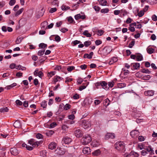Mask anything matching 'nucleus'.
Listing matches in <instances>:
<instances>
[{
    "mask_svg": "<svg viewBox=\"0 0 157 157\" xmlns=\"http://www.w3.org/2000/svg\"><path fill=\"white\" fill-rule=\"evenodd\" d=\"M43 135L40 133H38L36 135V137L38 139H42L43 138Z\"/></svg>",
    "mask_w": 157,
    "mask_h": 157,
    "instance_id": "nucleus-54",
    "label": "nucleus"
},
{
    "mask_svg": "<svg viewBox=\"0 0 157 157\" xmlns=\"http://www.w3.org/2000/svg\"><path fill=\"white\" fill-rule=\"evenodd\" d=\"M13 125L15 128H18L21 127V124L19 121H17L14 122Z\"/></svg>",
    "mask_w": 157,
    "mask_h": 157,
    "instance_id": "nucleus-22",
    "label": "nucleus"
},
{
    "mask_svg": "<svg viewBox=\"0 0 157 157\" xmlns=\"http://www.w3.org/2000/svg\"><path fill=\"white\" fill-rule=\"evenodd\" d=\"M16 2V0H10L9 2V4L11 6H13L15 4Z\"/></svg>",
    "mask_w": 157,
    "mask_h": 157,
    "instance_id": "nucleus-49",
    "label": "nucleus"
},
{
    "mask_svg": "<svg viewBox=\"0 0 157 157\" xmlns=\"http://www.w3.org/2000/svg\"><path fill=\"white\" fill-rule=\"evenodd\" d=\"M73 98L74 99H77L79 98V95L76 94L73 96Z\"/></svg>",
    "mask_w": 157,
    "mask_h": 157,
    "instance_id": "nucleus-60",
    "label": "nucleus"
},
{
    "mask_svg": "<svg viewBox=\"0 0 157 157\" xmlns=\"http://www.w3.org/2000/svg\"><path fill=\"white\" fill-rule=\"evenodd\" d=\"M79 124L85 129L90 127L91 125L90 121L85 120H80L79 122Z\"/></svg>",
    "mask_w": 157,
    "mask_h": 157,
    "instance_id": "nucleus-1",
    "label": "nucleus"
},
{
    "mask_svg": "<svg viewBox=\"0 0 157 157\" xmlns=\"http://www.w3.org/2000/svg\"><path fill=\"white\" fill-rule=\"evenodd\" d=\"M10 152L11 154L14 155H17L19 154L18 151L15 148H11L10 149Z\"/></svg>",
    "mask_w": 157,
    "mask_h": 157,
    "instance_id": "nucleus-12",
    "label": "nucleus"
},
{
    "mask_svg": "<svg viewBox=\"0 0 157 157\" xmlns=\"http://www.w3.org/2000/svg\"><path fill=\"white\" fill-rule=\"evenodd\" d=\"M92 140L90 136L86 135L84 136L81 140L82 143L83 145H86L90 143Z\"/></svg>",
    "mask_w": 157,
    "mask_h": 157,
    "instance_id": "nucleus-2",
    "label": "nucleus"
},
{
    "mask_svg": "<svg viewBox=\"0 0 157 157\" xmlns=\"http://www.w3.org/2000/svg\"><path fill=\"white\" fill-rule=\"evenodd\" d=\"M130 155H133L135 157H138L139 156V154L138 153L133 151H132L130 152Z\"/></svg>",
    "mask_w": 157,
    "mask_h": 157,
    "instance_id": "nucleus-29",
    "label": "nucleus"
},
{
    "mask_svg": "<svg viewBox=\"0 0 157 157\" xmlns=\"http://www.w3.org/2000/svg\"><path fill=\"white\" fill-rule=\"evenodd\" d=\"M59 2L58 0H53L51 3L52 5H54L55 6H58Z\"/></svg>",
    "mask_w": 157,
    "mask_h": 157,
    "instance_id": "nucleus-31",
    "label": "nucleus"
},
{
    "mask_svg": "<svg viewBox=\"0 0 157 157\" xmlns=\"http://www.w3.org/2000/svg\"><path fill=\"white\" fill-rule=\"evenodd\" d=\"M91 44V42L90 41H87L84 42V44L85 47H87Z\"/></svg>",
    "mask_w": 157,
    "mask_h": 157,
    "instance_id": "nucleus-44",
    "label": "nucleus"
},
{
    "mask_svg": "<svg viewBox=\"0 0 157 157\" xmlns=\"http://www.w3.org/2000/svg\"><path fill=\"white\" fill-rule=\"evenodd\" d=\"M16 103L17 105H22V102L19 100H17L16 101Z\"/></svg>",
    "mask_w": 157,
    "mask_h": 157,
    "instance_id": "nucleus-56",
    "label": "nucleus"
},
{
    "mask_svg": "<svg viewBox=\"0 0 157 157\" xmlns=\"http://www.w3.org/2000/svg\"><path fill=\"white\" fill-rule=\"evenodd\" d=\"M60 78H61V77L59 76H55L54 78V79H53V82H54L53 83H54V84H56V83L57 81H58V80Z\"/></svg>",
    "mask_w": 157,
    "mask_h": 157,
    "instance_id": "nucleus-28",
    "label": "nucleus"
},
{
    "mask_svg": "<svg viewBox=\"0 0 157 157\" xmlns=\"http://www.w3.org/2000/svg\"><path fill=\"white\" fill-rule=\"evenodd\" d=\"M23 39L21 37H18L15 41L16 43L17 44H20L21 41Z\"/></svg>",
    "mask_w": 157,
    "mask_h": 157,
    "instance_id": "nucleus-42",
    "label": "nucleus"
},
{
    "mask_svg": "<svg viewBox=\"0 0 157 157\" xmlns=\"http://www.w3.org/2000/svg\"><path fill=\"white\" fill-rule=\"evenodd\" d=\"M56 153L59 155L63 154L64 153V151L62 150L60 148H57L56 150Z\"/></svg>",
    "mask_w": 157,
    "mask_h": 157,
    "instance_id": "nucleus-23",
    "label": "nucleus"
},
{
    "mask_svg": "<svg viewBox=\"0 0 157 157\" xmlns=\"http://www.w3.org/2000/svg\"><path fill=\"white\" fill-rule=\"evenodd\" d=\"M145 150L147 151L150 153L151 155L154 154V150L151 148V146H148V147H147L145 149Z\"/></svg>",
    "mask_w": 157,
    "mask_h": 157,
    "instance_id": "nucleus-20",
    "label": "nucleus"
},
{
    "mask_svg": "<svg viewBox=\"0 0 157 157\" xmlns=\"http://www.w3.org/2000/svg\"><path fill=\"white\" fill-rule=\"evenodd\" d=\"M41 106L43 108H45L46 107L47 103L45 101H43L40 104Z\"/></svg>",
    "mask_w": 157,
    "mask_h": 157,
    "instance_id": "nucleus-34",
    "label": "nucleus"
},
{
    "mask_svg": "<svg viewBox=\"0 0 157 157\" xmlns=\"http://www.w3.org/2000/svg\"><path fill=\"white\" fill-rule=\"evenodd\" d=\"M55 40L56 42H59L61 40V38L58 35H56L55 37Z\"/></svg>",
    "mask_w": 157,
    "mask_h": 157,
    "instance_id": "nucleus-45",
    "label": "nucleus"
},
{
    "mask_svg": "<svg viewBox=\"0 0 157 157\" xmlns=\"http://www.w3.org/2000/svg\"><path fill=\"white\" fill-rule=\"evenodd\" d=\"M91 98H86L84 100V102L86 105H90L93 102Z\"/></svg>",
    "mask_w": 157,
    "mask_h": 157,
    "instance_id": "nucleus-9",
    "label": "nucleus"
},
{
    "mask_svg": "<svg viewBox=\"0 0 157 157\" xmlns=\"http://www.w3.org/2000/svg\"><path fill=\"white\" fill-rule=\"evenodd\" d=\"M57 125L56 123L55 122L52 123L50 125L49 128H52L55 127Z\"/></svg>",
    "mask_w": 157,
    "mask_h": 157,
    "instance_id": "nucleus-52",
    "label": "nucleus"
},
{
    "mask_svg": "<svg viewBox=\"0 0 157 157\" xmlns=\"http://www.w3.org/2000/svg\"><path fill=\"white\" fill-rule=\"evenodd\" d=\"M86 17L85 15H81L80 14H78L75 16V19L76 20L81 19H84Z\"/></svg>",
    "mask_w": 157,
    "mask_h": 157,
    "instance_id": "nucleus-15",
    "label": "nucleus"
},
{
    "mask_svg": "<svg viewBox=\"0 0 157 157\" xmlns=\"http://www.w3.org/2000/svg\"><path fill=\"white\" fill-rule=\"evenodd\" d=\"M100 151L99 149L97 150L92 153V154L94 155L97 156L100 154Z\"/></svg>",
    "mask_w": 157,
    "mask_h": 157,
    "instance_id": "nucleus-35",
    "label": "nucleus"
},
{
    "mask_svg": "<svg viewBox=\"0 0 157 157\" xmlns=\"http://www.w3.org/2000/svg\"><path fill=\"white\" fill-rule=\"evenodd\" d=\"M55 74V72L54 71H52L49 73H48V77H52V76L54 75Z\"/></svg>",
    "mask_w": 157,
    "mask_h": 157,
    "instance_id": "nucleus-61",
    "label": "nucleus"
},
{
    "mask_svg": "<svg viewBox=\"0 0 157 157\" xmlns=\"http://www.w3.org/2000/svg\"><path fill=\"white\" fill-rule=\"evenodd\" d=\"M144 94L146 96H151L154 95V91L152 90L145 91Z\"/></svg>",
    "mask_w": 157,
    "mask_h": 157,
    "instance_id": "nucleus-13",
    "label": "nucleus"
},
{
    "mask_svg": "<svg viewBox=\"0 0 157 157\" xmlns=\"http://www.w3.org/2000/svg\"><path fill=\"white\" fill-rule=\"evenodd\" d=\"M100 145V143L97 140H93L92 141L91 145L93 147H97Z\"/></svg>",
    "mask_w": 157,
    "mask_h": 157,
    "instance_id": "nucleus-21",
    "label": "nucleus"
},
{
    "mask_svg": "<svg viewBox=\"0 0 157 157\" xmlns=\"http://www.w3.org/2000/svg\"><path fill=\"white\" fill-rule=\"evenodd\" d=\"M151 78V77L150 75H145L143 76V79L147 80H148Z\"/></svg>",
    "mask_w": 157,
    "mask_h": 157,
    "instance_id": "nucleus-59",
    "label": "nucleus"
},
{
    "mask_svg": "<svg viewBox=\"0 0 157 157\" xmlns=\"http://www.w3.org/2000/svg\"><path fill=\"white\" fill-rule=\"evenodd\" d=\"M124 144L123 142H117L115 144L116 148L118 151H122L125 147Z\"/></svg>",
    "mask_w": 157,
    "mask_h": 157,
    "instance_id": "nucleus-3",
    "label": "nucleus"
},
{
    "mask_svg": "<svg viewBox=\"0 0 157 157\" xmlns=\"http://www.w3.org/2000/svg\"><path fill=\"white\" fill-rule=\"evenodd\" d=\"M68 21L71 23H72L74 21L73 19L71 16H70L68 18Z\"/></svg>",
    "mask_w": 157,
    "mask_h": 157,
    "instance_id": "nucleus-50",
    "label": "nucleus"
},
{
    "mask_svg": "<svg viewBox=\"0 0 157 157\" xmlns=\"http://www.w3.org/2000/svg\"><path fill=\"white\" fill-rule=\"evenodd\" d=\"M114 83V82L113 81H112V82H109V84L108 86V87H109H109H110L111 88L113 86Z\"/></svg>",
    "mask_w": 157,
    "mask_h": 157,
    "instance_id": "nucleus-55",
    "label": "nucleus"
},
{
    "mask_svg": "<svg viewBox=\"0 0 157 157\" xmlns=\"http://www.w3.org/2000/svg\"><path fill=\"white\" fill-rule=\"evenodd\" d=\"M95 44L97 45H99L102 43V41L99 40H97L95 41Z\"/></svg>",
    "mask_w": 157,
    "mask_h": 157,
    "instance_id": "nucleus-53",
    "label": "nucleus"
},
{
    "mask_svg": "<svg viewBox=\"0 0 157 157\" xmlns=\"http://www.w3.org/2000/svg\"><path fill=\"white\" fill-rule=\"evenodd\" d=\"M16 65L15 63H12L10 65V68L11 69H13L16 67Z\"/></svg>",
    "mask_w": 157,
    "mask_h": 157,
    "instance_id": "nucleus-63",
    "label": "nucleus"
},
{
    "mask_svg": "<svg viewBox=\"0 0 157 157\" xmlns=\"http://www.w3.org/2000/svg\"><path fill=\"white\" fill-rule=\"evenodd\" d=\"M115 137V135L114 133H108L105 136V138L106 139L109 138L113 139Z\"/></svg>",
    "mask_w": 157,
    "mask_h": 157,
    "instance_id": "nucleus-14",
    "label": "nucleus"
},
{
    "mask_svg": "<svg viewBox=\"0 0 157 157\" xmlns=\"http://www.w3.org/2000/svg\"><path fill=\"white\" fill-rule=\"evenodd\" d=\"M54 132L53 131L51 130L47 132L46 134L47 136H49L52 135L53 134Z\"/></svg>",
    "mask_w": 157,
    "mask_h": 157,
    "instance_id": "nucleus-41",
    "label": "nucleus"
},
{
    "mask_svg": "<svg viewBox=\"0 0 157 157\" xmlns=\"http://www.w3.org/2000/svg\"><path fill=\"white\" fill-rule=\"evenodd\" d=\"M9 110L8 108L7 107H3L0 109L1 112H7Z\"/></svg>",
    "mask_w": 157,
    "mask_h": 157,
    "instance_id": "nucleus-33",
    "label": "nucleus"
},
{
    "mask_svg": "<svg viewBox=\"0 0 157 157\" xmlns=\"http://www.w3.org/2000/svg\"><path fill=\"white\" fill-rule=\"evenodd\" d=\"M111 48L109 46L105 47L102 50V53L104 56L107 55L111 51Z\"/></svg>",
    "mask_w": 157,
    "mask_h": 157,
    "instance_id": "nucleus-5",
    "label": "nucleus"
},
{
    "mask_svg": "<svg viewBox=\"0 0 157 157\" xmlns=\"http://www.w3.org/2000/svg\"><path fill=\"white\" fill-rule=\"evenodd\" d=\"M87 66L86 64L82 65L80 67L82 70H85L87 68Z\"/></svg>",
    "mask_w": 157,
    "mask_h": 157,
    "instance_id": "nucleus-62",
    "label": "nucleus"
},
{
    "mask_svg": "<svg viewBox=\"0 0 157 157\" xmlns=\"http://www.w3.org/2000/svg\"><path fill=\"white\" fill-rule=\"evenodd\" d=\"M28 141V143L34 147H37L42 143L41 141H36L34 139H31Z\"/></svg>",
    "mask_w": 157,
    "mask_h": 157,
    "instance_id": "nucleus-4",
    "label": "nucleus"
},
{
    "mask_svg": "<svg viewBox=\"0 0 157 157\" xmlns=\"http://www.w3.org/2000/svg\"><path fill=\"white\" fill-rule=\"evenodd\" d=\"M100 11L102 13H107L109 11V9L107 8L103 9L101 10Z\"/></svg>",
    "mask_w": 157,
    "mask_h": 157,
    "instance_id": "nucleus-39",
    "label": "nucleus"
},
{
    "mask_svg": "<svg viewBox=\"0 0 157 157\" xmlns=\"http://www.w3.org/2000/svg\"><path fill=\"white\" fill-rule=\"evenodd\" d=\"M82 34L87 37H90L91 36V34L88 33V31L87 30H85L83 32Z\"/></svg>",
    "mask_w": 157,
    "mask_h": 157,
    "instance_id": "nucleus-27",
    "label": "nucleus"
},
{
    "mask_svg": "<svg viewBox=\"0 0 157 157\" xmlns=\"http://www.w3.org/2000/svg\"><path fill=\"white\" fill-rule=\"evenodd\" d=\"M22 146L23 147H25L26 149L29 151H31L33 149L34 147L29 145H27L25 143H23L22 144Z\"/></svg>",
    "mask_w": 157,
    "mask_h": 157,
    "instance_id": "nucleus-17",
    "label": "nucleus"
},
{
    "mask_svg": "<svg viewBox=\"0 0 157 157\" xmlns=\"http://www.w3.org/2000/svg\"><path fill=\"white\" fill-rule=\"evenodd\" d=\"M99 3L102 6H105L107 5V2L105 0H101Z\"/></svg>",
    "mask_w": 157,
    "mask_h": 157,
    "instance_id": "nucleus-32",
    "label": "nucleus"
},
{
    "mask_svg": "<svg viewBox=\"0 0 157 157\" xmlns=\"http://www.w3.org/2000/svg\"><path fill=\"white\" fill-rule=\"evenodd\" d=\"M143 57L141 55L139 54L136 56V60L137 61H141L142 60Z\"/></svg>",
    "mask_w": 157,
    "mask_h": 157,
    "instance_id": "nucleus-37",
    "label": "nucleus"
},
{
    "mask_svg": "<svg viewBox=\"0 0 157 157\" xmlns=\"http://www.w3.org/2000/svg\"><path fill=\"white\" fill-rule=\"evenodd\" d=\"M71 105L69 104H66L64 107V109L65 110H67L68 109L70 108Z\"/></svg>",
    "mask_w": 157,
    "mask_h": 157,
    "instance_id": "nucleus-47",
    "label": "nucleus"
},
{
    "mask_svg": "<svg viewBox=\"0 0 157 157\" xmlns=\"http://www.w3.org/2000/svg\"><path fill=\"white\" fill-rule=\"evenodd\" d=\"M101 86L102 87V88L105 90H108L109 89V87H108L107 86V83L105 81H101Z\"/></svg>",
    "mask_w": 157,
    "mask_h": 157,
    "instance_id": "nucleus-11",
    "label": "nucleus"
},
{
    "mask_svg": "<svg viewBox=\"0 0 157 157\" xmlns=\"http://www.w3.org/2000/svg\"><path fill=\"white\" fill-rule=\"evenodd\" d=\"M61 9L63 10H66L70 9V7L69 6L66 5H63L61 7Z\"/></svg>",
    "mask_w": 157,
    "mask_h": 157,
    "instance_id": "nucleus-36",
    "label": "nucleus"
},
{
    "mask_svg": "<svg viewBox=\"0 0 157 157\" xmlns=\"http://www.w3.org/2000/svg\"><path fill=\"white\" fill-rule=\"evenodd\" d=\"M72 141L71 138L67 136H65L64 137L62 140V143L63 145H64V144H70Z\"/></svg>",
    "mask_w": 157,
    "mask_h": 157,
    "instance_id": "nucleus-6",
    "label": "nucleus"
},
{
    "mask_svg": "<svg viewBox=\"0 0 157 157\" xmlns=\"http://www.w3.org/2000/svg\"><path fill=\"white\" fill-rule=\"evenodd\" d=\"M39 46L41 48H44L46 47L47 45V44L44 43H41L39 44Z\"/></svg>",
    "mask_w": 157,
    "mask_h": 157,
    "instance_id": "nucleus-43",
    "label": "nucleus"
},
{
    "mask_svg": "<svg viewBox=\"0 0 157 157\" xmlns=\"http://www.w3.org/2000/svg\"><path fill=\"white\" fill-rule=\"evenodd\" d=\"M57 146V144L54 142H52L48 145V148L51 150H53L56 148Z\"/></svg>",
    "mask_w": 157,
    "mask_h": 157,
    "instance_id": "nucleus-10",
    "label": "nucleus"
},
{
    "mask_svg": "<svg viewBox=\"0 0 157 157\" xmlns=\"http://www.w3.org/2000/svg\"><path fill=\"white\" fill-rule=\"evenodd\" d=\"M17 69L21 70L22 71L25 70H26V68L25 67H23L20 65H18L16 67Z\"/></svg>",
    "mask_w": 157,
    "mask_h": 157,
    "instance_id": "nucleus-30",
    "label": "nucleus"
},
{
    "mask_svg": "<svg viewBox=\"0 0 157 157\" xmlns=\"http://www.w3.org/2000/svg\"><path fill=\"white\" fill-rule=\"evenodd\" d=\"M144 14V12L143 10L140 11L138 13V16L139 17H141Z\"/></svg>",
    "mask_w": 157,
    "mask_h": 157,
    "instance_id": "nucleus-46",
    "label": "nucleus"
},
{
    "mask_svg": "<svg viewBox=\"0 0 157 157\" xmlns=\"http://www.w3.org/2000/svg\"><path fill=\"white\" fill-rule=\"evenodd\" d=\"M74 133L77 137L79 138L83 135V133L82 130L79 128H77L74 131Z\"/></svg>",
    "mask_w": 157,
    "mask_h": 157,
    "instance_id": "nucleus-7",
    "label": "nucleus"
},
{
    "mask_svg": "<svg viewBox=\"0 0 157 157\" xmlns=\"http://www.w3.org/2000/svg\"><path fill=\"white\" fill-rule=\"evenodd\" d=\"M147 51L149 54H151L153 53L154 50L152 48H147Z\"/></svg>",
    "mask_w": 157,
    "mask_h": 157,
    "instance_id": "nucleus-26",
    "label": "nucleus"
},
{
    "mask_svg": "<svg viewBox=\"0 0 157 157\" xmlns=\"http://www.w3.org/2000/svg\"><path fill=\"white\" fill-rule=\"evenodd\" d=\"M141 72L143 73L149 74L151 72L148 69H143L141 70Z\"/></svg>",
    "mask_w": 157,
    "mask_h": 157,
    "instance_id": "nucleus-38",
    "label": "nucleus"
},
{
    "mask_svg": "<svg viewBox=\"0 0 157 157\" xmlns=\"http://www.w3.org/2000/svg\"><path fill=\"white\" fill-rule=\"evenodd\" d=\"M75 67L74 66H69L67 68V71L69 72H71L74 69Z\"/></svg>",
    "mask_w": 157,
    "mask_h": 157,
    "instance_id": "nucleus-51",
    "label": "nucleus"
},
{
    "mask_svg": "<svg viewBox=\"0 0 157 157\" xmlns=\"http://www.w3.org/2000/svg\"><path fill=\"white\" fill-rule=\"evenodd\" d=\"M118 59L117 57H113L111 58L110 60L109 61V63L110 65H112L115 62H117Z\"/></svg>",
    "mask_w": 157,
    "mask_h": 157,
    "instance_id": "nucleus-18",
    "label": "nucleus"
},
{
    "mask_svg": "<svg viewBox=\"0 0 157 157\" xmlns=\"http://www.w3.org/2000/svg\"><path fill=\"white\" fill-rule=\"evenodd\" d=\"M84 58H87L89 59H91L92 58V57H91L89 54H84Z\"/></svg>",
    "mask_w": 157,
    "mask_h": 157,
    "instance_id": "nucleus-57",
    "label": "nucleus"
},
{
    "mask_svg": "<svg viewBox=\"0 0 157 157\" xmlns=\"http://www.w3.org/2000/svg\"><path fill=\"white\" fill-rule=\"evenodd\" d=\"M24 9L22 8L20 9L18 11H17L15 14V16H17L19 15L23 11Z\"/></svg>",
    "mask_w": 157,
    "mask_h": 157,
    "instance_id": "nucleus-25",
    "label": "nucleus"
},
{
    "mask_svg": "<svg viewBox=\"0 0 157 157\" xmlns=\"http://www.w3.org/2000/svg\"><path fill=\"white\" fill-rule=\"evenodd\" d=\"M126 86V84L124 83H119L118 84V87L120 88H122L125 87Z\"/></svg>",
    "mask_w": 157,
    "mask_h": 157,
    "instance_id": "nucleus-40",
    "label": "nucleus"
},
{
    "mask_svg": "<svg viewBox=\"0 0 157 157\" xmlns=\"http://www.w3.org/2000/svg\"><path fill=\"white\" fill-rule=\"evenodd\" d=\"M135 42L134 41H132L129 44L128 47L130 48H132L135 44Z\"/></svg>",
    "mask_w": 157,
    "mask_h": 157,
    "instance_id": "nucleus-58",
    "label": "nucleus"
},
{
    "mask_svg": "<svg viewBox=\"0 0 157 157\" xmlns=\"http://www.w3.org/2000/svg\"><path fill=\"white\" fill-rule=\"evenodd\" d=\"M91 150L90 147H84L82 150L83 153L85 154H89Z\"/></svg>",
    "mask_w": 157,
    "mask_h": 157,
    "instance_id": "nucleus-16",
    "label": "nucleus"
},
{
    "mask_svg": "<svg viewBox=\"0 0 157 157\" xmlns=\"http://www.w3.org/2000/svg\"><path fill=\"white\" fill-rule=\"evenodd\" d=\"M48 23L47 21H44L42 22L41 24V27L42 30H44L45 29V27L47 25Z\"/></svg>",
    "mask_w": 157,
    "mask_h": 157,
    "instance_id": "nucleus-24",
    "label": "nucleus"
},
{
    "mask_svg": "<svg viewBox=\"0 0 157 157\" xmlns=\"http://www.w3.org/2000/svg\"><path fill=\"white\" fill-rule=\"evenodd\" d=\"M139 132L137 130H133L130 133V134L132 137L135 138L139 135Z\"/></svg>",
    "mask_w": 157,
    "mask_h": 157,
    "instance_id": "nucleus-8",
    "label": "nucleus"
},
{
    "mask_svg": "<svg viewBox=\"0 0 157 157\" xmlns=\"http://www.w3.org/2000/svg\"><path fill=\"white\" fill-rule=\"evenodd\" d=\"M131 66L133 67L132 69H137L139 68L140 65L139 63H132Z\"/></svg>",
    "mask_w": 157,
    "mask_h": 157,
    "instance_id": "nucleus-19",
    "label": "nucleus"
},
{
    "mask_svg": "<svg viewBox=\"0 0 157 157\" xmlns=\"http://www.w3.org/2000/svg\"><path fill=\"white\" fill-rule=\"evenodd\" d=\"M152 20L154 21H157V16L155 14L153 15L152 16Z\"/></svg>",
    "mask_w": 157,
    "mask_h": 157,
    "instance_id": "nucleus-64",
    "label": "nucleus"
},
{
    "mask_svg": "<svg viewBox=\"0 0 157 157\" xmlns=\"http://www.w3.org/2000/svg\"><path fill=\"white\" fill-rule=\"evenodd\" d=\"M44 52L45 50H40L38 52L37 54L38 56H42L44 54Z\"/></svg>",
    "mask_w": 157,
    "mask_h": 157,
    "instance_id": "nucleus-48",
    "label": "nucleus"
}]
</instances>
